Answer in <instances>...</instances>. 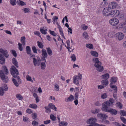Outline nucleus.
Segmentation results:
<instances>
[{
	"mask_svg": "<svg viewBox=\"0 0 126 126\" xmlns=\"http://www.w3.org/2000/svg\"><path fill=\"white\" fill-rule=\"evenodd\" d=\"M32 50L34 53H37V49L35 46H33L32 47Z\"/></svg>",
	"mask_w": 126,
	"mask_h": 126,
	"instance_id": "052dcab7",
	"label": "nucleus"
},
{
	"mask_svg": "<svg viewBox=\"0 0 126 126\" xmlns=\"http://www.w3.org/2000/svg\"><path fill=\"white\" fill-rule=\"evenodd\" d=\"M21 42L22 45L24 46L25 44V37L23 36L21 37Z\"/></svg>",
	"mask_w": 126,
	"mask_h": 126,
	"instance_id": "393cba45",
	"label": "nucleus"
},
{
	"mask_svg": "<svg viewBox=\"0 0 126 126\" xmlns=\"http://www.w3.org/2000/svg\"><path fill=\"white\" fill-rule=\"evenodd\" d=\"M91 54L93 56L95 57H98V53L96 51H92L91 52Z\"/></svg>",
	"mask_w": 126,
	"mask_h": 126,
	"instance_id": "b1692460",
	"label": "nucleus"
},
{
	"mask_svg": "<svg viewBox=\"0 0 126 126\" xmlns=\"http://www.w3.org/2000/svg\"><path fill=\"white\" fill-rule=\"evenodd\" d=\"M4 71H0V77L2 81L5 82H7L8 81V78L7 76H5L4 73L7 75L9 73L8 69L5 66L3 67Z\"/></svg>",
	"mask_w": 126,
	"mask_h": 126,
	"instance_id": "f03ea898",
	"label": "nucleus"
},
{
	"mask_svg": "<svg viewBox=\"0 0 126 126\" xmlns=\"http://www.w3.org/2000/svg\"><path fill=\"white\" fill-rule=\"evenodd\" d=\"M41 67L42 69H44L46 67L45 63L44 62H42L41 64Z\"/></svg>",
	"mask_w": 126,
	"mask_h": 126,
	"instance_id": "4c0bfd02",
	"label": "nucleus"
},
{
	"mask_svg": "<svg viewBox=\"0 0 126 126\" xmlns=\"http://www.w3.org/2000/svg\"><path fill=\"white\" fill-rule=\"evenodd\" d=\"M120 119L123 122L124 124H126V119L124 117H122L121 116Z\"/></svg>",
	"mask_w": 126,
	"mask_h": 126,
	"instance_id": "6e6d98bb",
	"label": "nucleus"
},
{
	"mask_svg": "<svg viewBox=\"0 0 126 126\" xmlns=\"http://www.w3.org/2000/svg\"><path fill=\"white\" fill-rule=\"evenodd\" d=\"M102 122L105 124H110V122L109 121L104 119L102 120Z\"/></svg>",
	"mask_w": 126,
	"mask_h": 126,
	"instance_id": "864d4df0",
	"label": "nucleus"
},
{
	"mask_svg": "<svg viewBox=\"0 0 126 126\" xmlns=\"http://www.w3.org/2000/svg\"><path fill=\"white\" fill-rule=\"evenodd\" d=\"M93 60L95 62L94 66L96 67L97 70L99 72L102 71L104 69L103 67L101 65L102 63L99 61L98 58H94Z\"/></svg>",
	"mask_w": 126,
	"mask_h": 126,
	"instance_id": "7ed1b4c3",
	"label": "nucleus"
},
{
	"mask_svg": "<svg viewBox=\"0 0 126 126\" xmlns=\"http://www.w3.org/2000/svg\"><path fill=\"white\" fill-rule=\"evenodd\" d=\"M50 119L53 121H54L56 120V117H55L52 114L50 115Z\"/></svg>",
	"mask_w": 126,
	"mask_h": 126,
	"instance_id": "3c124183",
	"label": "nucleus"
},
{
	"mask_svg": "<svg viewBox=\"0 0 126 126\" xmlns=\"http://www.w3.org/2000/svg\"><path fill=\"white\" fill-rule=\"evenodd\" d=\"M22 10H23L25 13H29L30 12V10L28 8H25L24 9H22Z\"/></svg>",
	"mask_w": 126,
	"mask_h": 126,
	"instance_id": "603ef678",
	"label": "nucleus"
},
{
	"mask_svg": "<svg viewBox=\"0 0 126 126\" xmlns=\"http://www.w3.org/2000/svg\"><path fill=\"white\" fill-rule=\"evenodd\" d=\"M54 86L55 88L56 89L55 90L56 91H59V87L58 85L56 83H55L54 84Z\"/></svg>",
	"mask_w": 126,
	"mask_h": 126,
	"instance_id": "13d9d810",
	"label": "nucleus"
},
{
	"mask_svg": "<svg viewBox=\"0 0 126 126\" xmlns=\"http://www.w3.org/2000/svg\"><path fill=\"white\" fill-rule=\"evenodd\" d=\"M40 31L43 34H47L46 30H45L43 29H40Z\"/></svg>",
	"mask_w": 126,
	"mask_h": 126,
	"instance_id": "49530a36",
	"label": "nucleus"
},
{
	"mask_svg": "<svg viewBox=\"0 0 126 126\" xmlns=\"http://www.w3.org/2000/svg\"><path fill=\"white\" fill-rule=\"evenodd\" d=\"M26 112L28 113H32V111L30 109H28L26 110Z\"/></svg>",
	"mask_w": 126,
	"mask_h": 126,
	"instance_id": "338daca9",
	"label": "nucleus"
},
{
	"mask_svg": "<svg viewBox=\"0 0 126 126\" xmlns=\"http://www.w3.org/2000/svg\"><path fill=\"white\" fill-rule=\"evenodd\" d=\"M16 97L19 100H21L23 98V97L20 94H16Z\"/></svg>",
	"mask_w": 126,
	"mask_h": 126,
	"instance_id": "e433bc0d",
	"label": "nucleus"
},
{
	"mask_svg": "<svg viewBox=\"0 0 126 126\" xmlns=\"http://www.w3.org/2000/svg\"><path fill=\"white\" fill-rule=\"evenodd\" d=\"M46 49L47 51V53L49 56H51L52 55V50L49 47L47 48Z\"/></svg>",
	"mask_w": 126,
	"mask_h": 126,
	"instance_id": "cd10ccee",
	"label": "nucleus"
},
{
	"mask_svg": "<svg viewBox=\"0 0 126 126\" xmlns=\"http://www.w3.org/2000/svg\"><path fill=\"white\" fill-rule=\"evenodd\" d=\"M73 83L74 84L78 85L79 84V81L78 80V78L77 77V76H75L73 78Z\"/></svg>",
	"mask_w": 126,
	"mask_h": 126,
	"instance_id": "dca6fc26",
	"label": "nucleus"
},
{
	"mask_svg": "<svg viewBox=\"0 0 126 126\" xmlns=\"http://www.w3.org/2000/svg\"><path fill=\"white\" fill-rule=\"evenodd\" d=\"M120 14L119 11L118 10H112L111 11V16H118Z\"/></svg>",
	"mask_w": 126,
	"mask_h": 126,
	"instance_id": "f8f14e48",
	"label": "nucleus"
},
{
	"mask_svg": "<svg viewBox=\"0 0 126 126\" xmlns=\"http://www.w3.org/2000/svg\"><path fill=\"white\" fill-rule=\"evenodd\" d=\"M81 28L82 29H83V30H85L87 29L88 28V27L87 26L81 25Z\"/></svg>",
	"mask_w": 126,
	"mask_h": 126,
	"instance_id": "69168bd1",
	"label": "nucleus"
},
{
	"mask_svg": "<svg viewBox=\"0 0 126 126\" xmlns=\"http://www.w3.org/2000/svg\"><path fill=\"white\" fill-rule=\"evenodd\" d=\"M45 109L46 110V112L48 113L50 112H51V110L50 108H49L47 107H45Z\"/></svg>",
	"mask_w": 126,
	"mask_h": 126,
	"instance_id": "680f3d73",
	"label": "nucleus"
},
{
	"mask_svg": "<svg viewBox=\"0 0 126 126\" xmlns=\"http://www.w3.org/2000/svg\"><path fill=\"white\" fill-rule=\"evenodd\" d=\"M107 95L106 93H104L101 95V98L102 99H104L107 97Z\"/></svg>",
	"mask_w": 126,
	"mask_h": 126,
	"instance_id": "4d7b16f0",
	"label": "nucleus"
},
{
	"mask_svg": "<svg viewBox=\"0 0 126 126\" xmlns=\"http://www.w3.org/2000/svg\"><path fill=\"white\" fill-rule=\"evenodd\" d=\"M29 107L31 108L35 109L37 107V106L35 104H32L29 105Z\"/></svg>",
	"mask_w": 126,
	"mask_h": 126,
	"instance_id": "2f4dec72",
	"label": "nucleus"
},
{
	"mask_svg": "<svg viewBox=\"0 0 126 126\" xmlns=\"http://www.w3.org/2000/svg\"><path fill=\"white\" fill-rule=\"evenodd\" d=\"M5 59L2 54H0V64H3L5 63Z\"/></svg>",
	"mask_w": 126,
	"mask_h": 126,
	"instance_id": "4468645a",
	"label": "nucleus"
},
{
	"mask_svg": "<svg viewBox=\"0 0 126 126\" xmlns=\"http://www.w3.org/2000/svg\"><path fill=\"white\" fill-rule=\"evenodd\" d=\"M32 125L33 126H38V123L36 121L34 120L32 122Z\"/></svg>",
	"mask_w": 126,
	"mask_h": 126,
	"instance_id": "09e8293b",
	"label": "nucleus"
},
{
	"mask_svg": "<svg viewBox=\"0 0 126 126\" xmlns=\"http://www.w3.org/2000/svg\"><path fill=\"white\" fill-rule=\"evenodd\" d=\"M117 78L115 77H112L111 79V83L110 84L111 85L113 82L115 83L116 82Z\"/></svg>",
	"mask_w": 126,
	"mask_h": 126,
	"instance_id": "4be33fe9",
	"label": "nucleus"
},
{
	"mask_svg": "<svg viewBox=\"0 0 126 126\" xmlns=\"http://www.w3.org/2000/svg\"><path fill=\"white\" fill-rule=\"evenodd\" d=\"M102 105L103 107L101 109L102 110L106 112H107L108 110L109 109L108 108L111 106L110 103L108 101L104 102L102 104Z\"/></svg>",
	"mask_w": 126,
	"mask_h": 126,
	"instance_id": "423d86ee",
	"label": "nucleus"
},
{
	"mask_svg": "<svg viewBox=\"0 0 126 126\" xmlns=\"http://www.w3.org/2000/svg\"><path fill=\"white\" fill-rule=\"evenodd\" d=\"M34 33L35 35H37L38 36L40 37V38H41L40 33L38 31H35L34 32Z\"/></svg>",
	"mask_w": 126,
	"mask_h": 126,
	"instance_id": "0e129e2a",
	"label": "nucleus"
},
{
	"mask_svg": "<svg viewBox=\"0 0 126 126\" xmlns=\"http://www.w3.org/2000/svg\"><path fill=\"white\" fill-rule=\"evenodd\" d=\"M104 86L103 85H98V88L99 89H102L104 88Z\"/></svg>",
	"mask_w": 126,
	"mask_h": 126,
	"instance_id": "774afa93",
	"label": "nucleus"
},
{
	"mask_svg": "<svg viewBox=\"0 0 126 126\" xmlns=\"http://www.w3.org/2000/svg\"><path fill=\"white\" fill-rule=\"evenodd\" d=\"M117 4L115 2H113L110 3L108 6V7L111 9H112L115 8L117 6Z\"/></svg>",
	"mask_w": 126,
	"mask_h": 126,
	"instance_id": "9d476101",
	"label": "nucleus"
},
{
	"mask_svg": "<svg viewBox=\"0 0 126 126\" xmlns=\"http://www.w3.org/2000/svg\"><path fill=\"white\" fill-rule=\"evenodd\" d=\"M97 120V119L95 118L92 117L88 119L86 122L87 124H92L94 126H97V125H98V124L95 123Z\"/></svg>",
	"mask_w": 126,
	"mask_h": 126,
	"instance_id": "39448f33",
	"label": "nucleus"
},
{
	"mask_svg": "<svg viewBox=\"0 0 126 126\" xmlns=\"http://www.w3.org/2000/svg\"><path fill=\"white\" fill-rule=\"evenodd\" d=\"M37 43L38 46L40 48H42L43 47V44L41 42L38 41Z\"/></svg>",
	"mask_w": 126,
	"mask_h": 126,
	"instance_id": "c85d7f7f",
	"label": "nucleus"
},
{
	"mask_svg": "<svg viewBox=\"0 0 126 126\" xmlns=\"http://www.w3.org/2000/svg\"><path fill=\"white\" fill-rule=\"evenodd\" d=\"M17 2L18 5H20L21 6H23L26 5L25 3L20 0H17Z\"/></svg>",
	"mask_w": 126,
	"mask_h": 126,
	"instance_id": "412c9836",
	"label": "nucleus"
},
{
	"mask_svg": "<svg viewBox=\"0 0 126 126\" xmlns=\"http://www.w3.org/2000/svg\"><path fill=\"white\" fill-rule=\"evenodd\" d=\"M12 62L13 64L17 68L18 67V63L16 59L14 58H13L12 59Z\"/></svg>",
	"mask_w": 126,
	"mask_h": 126,
	"instance_id": "a211bd4d",
	"label": "nucleus"
},
{
	"mask_svg": "<svg viewBox=\"0 0 126 126\" xmlns=\"http://www.w3.org/2000/svg\"><path fill=\"white\" fill-rule=\"evenodd\" d=\"M0 87L2 88V89L5 91H7L8 89V88L7 85L5 84Z\"/></svg>",
	"mask_w": 126,
	"mask_h": 126,
	"instance_id": "c9c22d12",
	"label": "nucleus"
},
{
	"mask_svg": "<svg viewBox=\"0 0 126 126\" xmlns=\"http://www.w3.org/2000/svg\"><path fill=\"white\" fill-rule=\"evenodd\" d=\"M10 3L13 6H14L16 4L17 1L16 0H10Z\"/></svg>",
	"mask_w": 126,
	"mask_h": 126,
	"instance_id": "72a5a7b5",
	"label": "nucleus"
},
{
	"mask_svg": "<svg viewBox=\"0 0 126 126\" xmlns=\"http://www.w3.org/2000/svg\"><path fill=\"white\" fill-rule=\"evenodd\" d=\"M86 46V47L90 49H92L93 48V45L91 44H87Z\"/></svg>",
	"mask_w": 126,
	"mask_h": 126,
	"instance_id": "473e14b6",
	"label": "nucleus"
},
{
	"mask_svg": "<svg viewBox=\"0 0 126 126\" xmlns=\"http://www.w3.org/2000/svg\"><path fill=\"white\" fill-rule=\"evenodd\" d=\"M42 55L43 56L45 57H47L48 55L46 50L44 49L43 48L42 50Z\"/></svg>",
	"mask_w": 126,
	"mask_h": 126,
	"instance_id": "6ab92c4d",
	"label": "nucleus"
},
{
	"mask_svg": "<svg viewBox=\"0 0 126 126\" xmlns=\"http://www.w3.org/2000/svg\"><path fill=\"white\" fill-rule=\"evenodd\" d=\"M106 112H110L112 115H115L117 114V111L115 109H109Z\"/></svg>",
	"mask_w": 126,
	"mask_h": 126,
	"instance_id": "1a4fd4ad",
	"label": "nucleus"
},
{
	"mask_svg": "<svg viewBox=\"0 0 126 126\" xmlns=\"http://www.w3.org/2000/svg\"><path fill=\"white\" fill-rule=\"evenodd\" d=\"M67 49H68V50L70 52H71V51H72L74 49V48L73 47H72V46H71V47H70L67 48Z\"/></svg>",
	"mask_w": 126,
	"mask_h": 126,
	"instance_id": "e2e57ef3",
	"label": "nucleus"
},
{
	"mask_svg": "<svg viewBox=\"0 0 126 126\" xmlns=\"http://www.w3.org/2000/svg\"><path fill=\"white\" fill-rule=\"evenodd\" d=\"M0 52L2 53L6 58L8 57L9 55L8 52L7 50H4L2 49L1 48L0 49Z\"/></svg>",
	"mask_w": 126,
	"mask_h": 126,
	"instance_id": "ddd939ff",
	"label": "nucleus"
},
{
	"mask_svg": "<svg viewBox=\"0 0 126 126\" xmlns=\"http://www.w3.org/2000/svg\"><path fill=\"white\" fill-rule=\"evenodd\" d=\"M4 90L1 88L0 87V95L3 96L4 93Z\"/></svg>",
	"mask_w": 126,
	"mask_h": 126,
	"instance_id": "ea45409f",
	"label": "nucleus"
},
{
	"mask_svg": "<svg viewBox=\"0 0 126 126\" xmlns=\"http://www.w3.org/2000/svg\"><path fill=\"white\" fill-rule=\"evenodd\" d=\"M83 36L85 39L88 38L89 36L88 35L87 33L86 32H84L83 33Z\"/></svg>",
	"mask_w": 126,
	"mask_h": 126,
	"instance_id": "c03bdc74",
	"label": "nucleus"
},
{
	"mask_svg": "<svg viewBox=\"0 0 126 126\" xmlns=\"http://www.w3.org/2000/svg\"><path fill=\"white\" fill-rule=\"evenodd\" d=\"M12 54L14 55L15 57H16L17 55V54L16 53V51L14 50H12L11 52Z\"/></svg>",
	"mask_w": 126,
	"mask_h": 126,
	"instance_id": "a18cd8bd",
	"label": "nucleus"
},
{
	"mask_svg": "<svg viewBox=\"0 0 126 126\" xmlns=\"http://www.w3.org/2000/svg\"><path fill=\"white\" fill-rule=\"evenodd\" d=\"M67 125V123L65 122H61L59 124L60 126H66Z\"/></svg>",
	"mask_w": 126,
	"mask_h": 126,
	"instance_id": "f704fd0d",
	"label": "nucleus"
},
{
	"mask_svg": "<svg viewBox=\"0 0 126 126\" xmlns=\"http://www.w3.org/2000/svg\"><path fill=\"white\" fill-rule=\"evenodd\" d=\"M33 63H34V64L35 66H36V64H38V66H39L40 65V63H38L36 59L34 58H33Z\"/></svg>",
	"mask_w": 126,
	"mask_h": 126,
	"instance_id": "58836bf2",
	"label": "nucleus"
},
{
	"mask_svg": "<svg viewBox=\"0 0 126 126\" xmlns=\"http://www.w3.org/2000/svg\"><path fill=\"white\" fill-rule=\"evenodd\" d=\"M100 111V110L99 109H96L94 110H92L91 112L93 114L97 113Z\"/></svg>",
	"mask_w": 126,
	"mask_h": 126,
	"instance_id": "c756f323",
	"label": "nucleus"
},
{
	"mask_svg": "<svg viewBox=\"0 0 126 126\" xmlns=\"http://www.w3.org/2000/svg\"><path fill=\"white\" fill-rule=\"evenodd\" d=\"M120 113L121 115V116H126V111L124 110H120L119 112Z\"/></svg>",
	"mask_w": 126,
	"mask_h": 126,
	"instance_id": "7c9ffc66",
	"label": "nucleus"
},
{
	"mask_svg": "<svg viewBox=\"0 0 126 126\" xmlns=\"http://www.w3.org/2000/svg\"><path fill=\"white\" fill-rule=\"evenodd\" d=\"M27 79V80L33 82V81L32 79V78L28 75L26 76Z\"/></svg>",
	"mask_w": 126,
	"mask_h": 126,
	"instance_id": "5fc2aeb1",
	"label": "nucleus"
},
{
	"mask_svg": "<svg viewBox=\"0 0 126 126\" xmlns=\"http://www.w3.org/2000/svg\"><path fill=\"white\" fill-rule=\"evenodd\" d=\"M49 31L50 33L53 36H56L57 34L54 31H52L50 30H49Z\"/></svg>",
	"mask_w": 126,
	"mask_h": 126,
	"instance_id": "a19ab883",
	"label": "nucleus"
},
{
	"mask_svg": "<svg viewBox=\"0 0 126 126\" xmlns=\"http://www.w3.org/2000/svg\"><path fill=\"white\" fill-rule=\"evenodd\" d=\"M72 60L75 62L76 60V56L74 54H73L71 57Z\"/></svg>",
	"mask_w": 126,
	"mask_h": 126,
	"instance_id": "79ce46f5",
	"label": "nucleus"
},
{
	"mask_svg": "<svg viewBox=\"0 0 126 126\" xmlns=\"http://www.w3.org/2000/svg\"><path fill=\"white\" fill-rule=\"evenodd\" d=\"M101 82L103 84V85L105 87L107 85L108 83V81L107 80H102Z\"/></svg>",
	"mask_w": 126,
	"mask_h": 126,
	"instance_id": "a878e982",
	"label": "nucleus"
},
{
	"mask_svg": "<svg viewBox=\"0 0 126 126\" xmlns=\"http://www.w3.org/2000/svg\"><path fill=\"white\" fill-rule=\"evenodd\" d=\"M74 99V97L73 96L72 94H70L69 97L65 99V101L66 102L69 101H72Z\"/></svg>",
	"mask_w": 126,
	"mask_h": 126,
	"instance_id": "2eb2a0df",
	"label": "nucleus"
},
{
	"mask_svg": "<svg viewBox=\"0 0 126 126\" xmlns=\"http://www.w3.org/2000/svg\"><path fill=\"white\" fill-rule=\"evenodd\" d=\"M109 102L110 103V104L111 106L113 105V103L114 102V101L113 98H110L109 99Z\"/></svg>",
	"mask_w": 126,
	"mask_h": 126,
	"instance_id": "37998d69",
	"label": "nucleus"
},
{
	"mask_svg": "<svg viewBox=\"0 0 126 126\" xmlns=\"http://www.w3.org/2000/svg\"><path fill=\"white\" fill-rule=\"evenodd\" d=\"M112 10L108 7L104 8L103 10V14L105 16L111 15Z\"/></svg>",
	"mask_w": 126,
	"mask_h": 126,
	"instance_id": "20e7f679",
	"label": "nucleus"
},
{
	"mask_svg": "<svg viewBox=\"0 0 126 126\" xmlns=\"http://www.w3.org/2000/svg\"><path fill=\"white\" fill-rule=\"evenodd\" d=\"M110 76L109 74L108 73H107L101 76V78L102 79H105V80H107L109 79Z\"/></svg>",
	"mask_w": 126,
	"mask_h": 126,
	"instance_id": "f3484780",
	"label": "nucleus"
},
{
	"mask_svg": "<svg viewBox=\"0 0 126 126\" xmlns=\"http://www.w3.org/2000/svg\"><path fill=\"white\" fill-rule=\"evenodd\" d=\"M116 104L117 106L119 107V108L121 109L122 108V105L120 102H118L116 103Z\"/></svg>",
	"mask_w": 126,
	"mask_h": 126,
	"instance_id": "8fccbe9b",
	"label": "nucleus"
},
{
	"mask_svg": "<svg viewBox=\"0 0 126 126\" xmlns=\"http://www.w3.org/2000/svg\"><path fill=\"white\" fill-rule=\"evenodd\" d=\"M109 22L111 25L114 26L116 25L118 23L119 21L117 18H113L110 20Z\"/></svg>",
	"mask_w": 126,
	"mask_h": 126,
	"instance_id": "6e6552de",
	"label": "nucleus"
},
{
	"mask_svg": "<svg viewBox=\"0 0 126 126\" xmlns=\"http://www.w3.org/2000/svg\"><path fill=\"white\" fill-rule=\"evenodd\" d=\"M115 37L117 40L120 41L122 40L124 38V35L122 32H118L115 34Z\"/></svg>",
	"mask_w": 126,
	"mask_h": 126,
	"instance_id": "0eeeda50",
	"label": "nucleus"
},
{
	"mask_svg": "<svg viewBox=\"0 0 126 126\" xmlns=\"http://www.w3.org/2000/svg\"><path fill=\"white\" fill-rule=\"evenodd\" d=\"M26 53L28 54L30 56L32 55L31 48L29 46H27L26 47Z\"/></svg>",
	"mask_w": 126,
	"mask_h": 126,
	"instance_id": "aec40b11",
	"label": "nucleus"
},
{
	"mask_svg": "<svg viewBox=\"0 0 126 126\" xmlns=\"http://www.w3.org/2000/svg\"><path fill=\"white\" fill-rule=\"evenodd\" d=\"M48 106L50 108L54 110L55 111H57V110L56 108V107L55 105H53L52 103L49 104Z\"/></svg>",
	"mask_w": 126,
	"mask_h": 126,
	"instance_id": "5701e85b",
	"label": "nucleus"
},
{
	"mask_svg": "<svg viewBox=\"0 0 126 126\" xmlns=\"http://www.w3.org/2000/svg\"><path fill=\"white\" fill-rule=\"evenodd\" d=\"M32 115V118L33 119H35L37 117V114L35 113H33Z\"/></svg>",
	"mask_w": 126,
	"mask_h": 126,
	"instance_id": "bf43d9fd",
	"label": "nucleus"
},
{
	"mask_svg": "<svg viewBox=\"0 0 126 126\" xmlns=\"http://www.w3.org/2000/svg\"><path fill=\"white\" fill-rule=\"evenodd\" d=\"M10 71L11 74L14 78H16L14 79L13 78H12L13 83L16 87H18L19 84L18 82H19L20 80V79L18 75L19 73L18 70L14 66L12 65L10 69Z\"/></svg>",
	"mask_w": 126,
	"mask_h": 126,
	"instance_id": "f257e3e1",
	"label": "nucleus"
},
{
	"mask_svg": "<svg viewBox=\"0 0 126 126\" xmlns=\"http://www.w3.org/2000/svg\"><path fill=\"white\" fill-rule=\"evenodd\" d=\"M97 116L100 119H106L108 117V116L105 114L101 113L98 114Z\"/></svg>",
	"mask_w": 126,
	"mask_h": 126,
	"instance_id": "9b49d317",
	"label": "nucleus"
},
{
	"mask_svg": "<svg viewBox=\"0 0 126 126\" xmlns=\"http://www.w3.org/2000/svg\"><path fill=\"white\" fill-rule=\"evenodd\" d=\"M18 45L19 47L18 49L19 50L21 51H22L23 50V47L22 45L20 43H19L18 44Z\"/></svg>",
	"mask_w": 126,
	"mask_h": 126,
	"instance_id": "de8ad7c7",
	"label": "nucleus"
},
{
	"mask_svg": "<svg viewBox=\"0 0 126 126\" xmlns=\"http://www.w3.org/2000/svg\"><path fill=\"white\" fill-rule=\"evenodd\" d=\"M110 86L111 88L114 89V92L115 93H116L117 91V86L116 85H111V84H110Z\"/></svg>",
	"mask_w": 126,
	"mask_h": 126,
	"instance_id": "bb28decb",
	"label": "nucleus"
}]
</instances>
